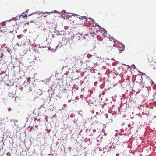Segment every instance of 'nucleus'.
<instances>
[{"label": "nucleus", "mask_w": 156, "mask_h": 156, "mask_svg": "<svg viewBox=\"0 0 156 156\" xmlns=\"http://www.w3.org/2000/svg\"><path fill=\"white\" fill-rule=\"evenodd\" d=\"M101 41L104 48L105 51L107 53L110 52L114 50V47L115 44L114 42L112 41L108 37L103 38Z\"/></svg>", "instance_id": "f257e3e1"}, {"label": "nucleus", "mask_w": 156, "mask_h": 156, "mask_svg": "<svg viewBox=\"0 0 156 156\" xmlns=\"http://www.w3.org/2000/svg\"><path fill=\"white\" fill-rule=\"evenodd\" d=\"M5 23L2 22L0 23V31L1 32H4L5 29Z\"/></svg>", "instance_id": "f03ea898"}, {"label": "nucleus", "mask_w": 156, "mask_h": 156, "mask_svg": "<svg viewBox=\"0 0 156 156\" xmlns=\"http://www.w3.org/2000/svg\"><path fill=\"white\" fill-rule=\"evenodd\" d=\"M100 31L102 34L103 36L105 37H107V31L103 29L100 30Z\"/></svg>", "instance_id": "7ed1b4c3"}, {"label": "nucleus", "mask_w": 156, "mask_h": 156, "mask_svg": "<svg viewBox=\"0 0 156 156\" xmlns=\"http://www.w3.org/2000/svg\"><path fill=\"white\" fill-rule=\"evenodd\" d=\"M68 13L69 14L66 15L64 17L66 19H68L69 17H70L73 16H74V15L76 16H78L77 15H76V14H72V13Z\"/></svg>", "instance_id": "20e7f679"}, {"label": "nucleus", "mask_w": 156, "mask_h": 156, "mask_svg": "<svg viewBox=\"0 0 156 156\" xmlns=\"http://www.w3.org/2000/svg\"><path fill=\"white\" fill-rule=\"evenodd\" d=\"M65 32L64 31H57L56 32V35H62L65 34Z\"/></svg>", "instance_id": "39448f33"}, {"label": "nucleus", "mask_w": 156, "mask_h": 156, "mask_svg": "<svg viewBox=\"0 0 156 156\" xmlns=\"http://www.w3.org/2000/svg\"><path fill=\"white\" fill-rule=\"evenodd\" d=\"M79 18L80 20H84V23H85L87 20V18L85 16H80V17H79Z\"/></svg>", "instance_id": "423d86ee"}, {"label": "nucleus", "mask_w": 156, "mask_h": 156, "mask_svg": "<svg viewBox=\"0 0 156 156\" xmlns=\"http://www.w3.org/2000/svg\"><path fill=\"white\" fill-rule=\"evenodd\" d=\"M137 79H138L139 80V82L142 83L143 79H142V76L140 75H138L136 77Z\"/></svg>", "instance_id": "0eeeda50"}, {"label": "nucleus", "mask_w": 156, "mask_h": 156, "mask_svg": "<svg viewBox=\"0 0 156 156\" xmlns=\"http://www.w3.org/2000/svg\"><path fill=\"white\" fill-rule=\"evenodd\" d=\"M120 45H121V47L122 48V50H120V51L119 52V53H121L122 51H123L125 49V45L122 43H120Z\"/></svg>", "instance_id": "6e6552de"}, {"label": "nucleus", "mask_w": 156, "mask_h": 156, "mask_svg": "<svg viewBox=\"0 0 156 156\" xmlns=\"http://www.w3.org/2000/svg\"><path fill=\"white\" fill-rule=\"evenodd\" d=\"M58 45L57 46H56V47H55L54 48H51V47H50V48H49V49L51 50V51H52L53 52H55V51H56V48H58Z\"/></svg>", "instance_id": "1a4fd4ad"}, {"label": "nucleus", "mask_w": 156, "mask_h": 156, "mask_svg": "<svg viewBox=\"0 0 156 156\" xmlns=\"http://www.w3.org/2000/svg\"><path fill=\"white\" fill-rule=\"evenodd\" d=\"M62 14L65 15V16H66V15H68L69 14L68 13H67V12L65 10H64L62 11Z\"/></svg>", "instance_id": "9d476101"}, {"label": "nucleus", "mask_w": 156, "mask_h": 156, "mask_svg": "<svg viewBox=\"0 0 156 156\" xmlns=\"http://www.w3.org/2000/svg\"><path fill=\"white\" fill-rule=\"evenodd\" d=\"M21 16L23 18L27 17V15L25 14L24 12H23L21 14Z\"/></svg>", "instance_id": "9b49d317"}, {"label": "nucleus", "mask_w": 156, "mask_h": 156, "mask_svg": "<svg viewBox=\"0 0 156 156\" xmlns=\"http://www.w3.org/2000/svg\"><path fill=\"white\" fill-rule=\"evenodd\" d=\"M156 65L155 66H154V67H153V69H156Z\"/></svg>", "instance_id": "f8f14e48"}, {"label": "nucleus", "mask_w": 156, "mask_h": 156, "mask_svg": "<svg viewBox=\"0 0 156 156\" xmlns=\"http://www.w3.org/2000/svg\"><path fill=\"white\" fill-rule=\"evenodd\" d=\"M93 37H97V34H94L93 35H92Z\"/></svg>", "instance_id": "ddd939ff"}, {"label": "nucleus", "mask_w": 156, "mask_h": 156, "mask_svg": "<svg viewBox=\"0 0 156 156\" xmlns=\"http://www.w3.org/2000/svg\"><path fill=\"white\" fill-rule=\"evenodd\" d=\"M51 13H52L51 12H46L45 13V14L47 13V14H49Z\"/></svg>", "instance_id": "4468645a"}, {"label": "nucleus", "mask_w": 156, "mask_h": 156, "mask_svg": "<svg viewBox=\"0 0 156 156\" xmlns=\"http://www.w3.org/2000/svg\"><path fill=\"white\" fill-rule=\"evenodd\" d=\"M28 10L27 11H26L25 12V13H27L28 12Z\"/></svg>", "instance_id": "2eb2a0df"}, {"label": "nucleus", "mask_w": 156, "mask_h": 156, "mask_svg": "<svg viewBox=\"0 0 156 156\" xmlns=\"http://www.w3.org/2000/svg\"><path fill=\"white\" fill-rule=\"evenodd\" d=\"M139 139H141V140H142V139L141 138V137H139Z\"/></svg>", "instance_id": "dca6fc26"}]
</instances>
